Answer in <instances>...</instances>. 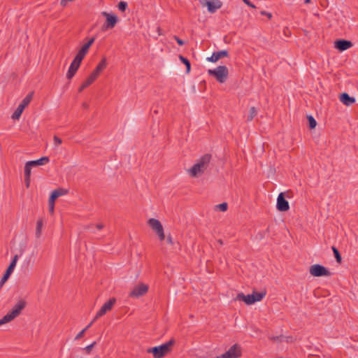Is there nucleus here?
Here are the masks:
<instances>
[{"label":"nucleus","instance_id":"72a5a7b5","mask_svg":"<svg viewBox=\"0 0 358 358\" xmlns=\"http://www.w3.org/2000/svg\"><path fill=\"white\" fill-rule=\"evenodd\" d=\"M101 73H99L97 70L94 69L92 73L90 74V76H89V78H90V80H92L93 82L97 78V77L99 76Z\"/></svg>","mask_w":358,"mask_h":358},{"label":"nucleus","instance_id":"5fc2aeb1","mask_svg":"<svg viewBox=\"0 0 358 358\" xmlns=\"http://www.w3.org/2000/svg\"><path fill=\"white\" fill-rule=\"evenodd\" d=\"M310 2V0H305L304 3H309Z\"/></svg>","mask_w":358,"mask_h":358},{"label":"nucleus","instance_id":"f3484780","mask_svg":"<svg viewBox=\"0 0 358 358\" xmlns=\"http://www.w3.org/2000/svg\"><path fill=\"white\" fill-rule=\"evenodd\" d=\"M340 101L345 106H351L355 102V99L350 96L348 93H342L340 96Z\"/></svg>","mask_w":358,"mask_h":358},{"label":"nucleus","instance_id":"412c9836","mask_svg":"<svg viewBox=\"0 0 358 358\" xmlns=\"http://www.w3.org/2000/svg\"><path fill=\"white\" fill-rule=\"evenodd\" d=\"M43 226V220H38L37 223H36V237L37 238H38L41 235Z\"/></svg>","mask_w":358,"mask_h":358},{"label":"nucleus","instance_id":"864d4df0","mask_svg":"<svg viewBox=\"0 0 358 358\" xmlns=\"http://www.w3.org/2000/svg\"><path fill=\"white\" fill-rule=\"evenodd\" d=\"M83 107L85 108H88V105L87 103H83Z\"/></svg>","mask_w":358,"mask_h":358},{"label":"nucleus","instance_id":"0eeeda50","mask_svg":"<svg viewBox=\"0 0 358 358\" xmlns=\"http://www.w3.org/2000/svg\"><path fill=\"white\" fill-rule=\"evenodd\" d=\"M101 15L106 17V22L102 27V30L106 31L110 29H113L117 22H118V17L113 14L106 11L102 12Z\"/></svg>","mask_w":358,"mask_h":358},{"label":"nucleus","instance_id":"c756f323","mask_svg":"<svg viewBox=\"0 0 358 358\" xmlns=\"http://www.w3.org/2000/svg\"><path fill=\"white\" fill-rule=\"evenodd\" d=\"M55 193H56V195L59 197L60 196L65 195L68 193V190L63 188H58L57 189L54 190Z\"/></svg>","mask_w":358,"mask_h":358},{"label":"nucleus","instance_id":"3c124183","mask_svg":"<svg viewBox=\"0 0 358 358\" xmlns=\"http://www.w3.org/2000/svg\"><path fill=\"white\" fill-rule=\"evenodd\" d=\"M94 321H95V320H94H94H92V322H90V324H89L86 327H85V328H87V329L88 328H90V327L92 326V324H93V322H94Z\"/></svg>","mask_w":358,"mask_h":358},{"label":"nucleus","instance_id":"49530a36","mask_svg":"<svg viewBox=\"0 0 358 358\" xmlns=\"http://www.w3.org/2000/svg\"><path fill=\"white\" fill-rule=\"evenodd\" d=\"M95 41V37H92L91 39H90V41L87 43V44H90V46H91L93 43Z\"/></svg>","mask_w":358,"mask_h":358},{"label":"nucleus","instance_id":"c9c22d12","mask_svg":"<svg viewBox=\"0 0 358 358\" xmlns=\"http://www.w3.org/2000/svg\"><path fill=\"white\" fill-rule=\"evenodd\" d=\"M87 330V328H85L83 329L81 331H80L77 335L75 337V340H79L82 337H83L84 334H85V332Z\"/></svg>","mask_w":358,"mask_h":358},{"label":"nucleus","instance_id":"473e14b6","mask_svg":"<svg viewBox=\"0 0 358 358\" xmlns=\"http://www.w3.org/2000/svg\"><path fill=\"white\" fill-rule=\"evenodd\" d=\"M101 73H99L97 70L94 69L92 73L90 74V76H89V78H90V80H92L93 82L97 78V77L99 76Z\"/></svg>","mask_w":358,"mask_h":358},{"label":"nucleus","instance_id":"37998d69","mask_svg":"<svg viewBox=\"0 0 358 358\" xmlns=\"http://www.w3.org/2000/svg\"><path fill=\"white\" fill-rule=\"evenodd\" d=\"M90 44H87L85 43L82 48L81 49L83 50L84 51H85L86 52H88V50L90 48Z\"/></svg>","mask_w":358,"mask_h":358},{"label":"nucleus","instance_id":"bb28decb","mask_svg":"<svg viewBox=\"0 0 358 358\" xmlns=\"http://www.w3.org/2000/svg\"><path fill=\"white\" fill-rule=\"evenodd\" d=\"M179 59L186 66V71L187 73H189L190 71V68H191V64H190L189 61L187 58L184 57L182 55L179 56Z\"/></svg>","mask_w":358,"mask_h":358},{"label":"nucleus","instance_id":"6e6d98bb","mask_svg":"<svg viewBox=\"0 0 358 358\" xmlns=\"http://www.w3.org/2000/svg\"><path fill=\"white\" fill-rule=\"evenodd\" d=\"M277 358H283V357H277Z\"/></svg>","mask_w":358,"mask_h":358},{"label":"nucleus","instance_id":"423d86ee","mask_svg":"<svg viewBox=\"0 0 358 358\" xmlns=\"http://www.w3.org/2000/svg\"><path fill=\"white\" fill-rule=\"evenodd\" d=\"M310 273L315 277L330 276L332 273L320 264H313L310 267Z\"/></svg>","mask_w":358,"mask_h":358},{"label":"nucleus","instance_id":"a211bd4d","mask_svg":"<svg viewBox=\"0 0 358 358\" xmlns=\"http://www.w3.org/2000/svg\"><path fill=\"white\" fill-rule=\"evenodd\" d=\"M254 296L252 294L245 295L243 293L238 294L236 299L244 301L246 304L250 305L254 303Z\"/></svg>","mask_w":358,"mask_h":358},{"label":"nucleus","instance_id":"1a4fd4ad","mask_svg":"<svg viewBox=\"0 0 358 358\" xmlns=\"http://www.w3.org/2000/svg\"><path fill=\"white\" fill-rule=\"evenodd\" d=\"M148 291V286L144 283L136 285L129 293V296L138 298L145 295Z\"/></svg>","mask_w":358,"mask_h":358},{"label":"nucleus","instance_id":"cd10ccee","mask_svg":"<svg viewBox=\"0 0 358 358\" xmlns=\"http://www.w3.org/2000/svg\"><path fill=\"white\" fill-rule=\"evenodd\" d=\"M33 167L31 165H29V162L25 164L24 166V178H30L31 169Z\"/></svg>","mask_w":358,"mask_h":358},{"label":"nucleus","instance_id":"f8f14e48","mask_svg":"<svg viewBox=\"0 0 358 358\" xmlns=\"http://www.w3.org/2000/svg\"><path fill=\"white\" fill-rule=\"evenodd\" d=\"M276 208L279 211L285 212L289 209L288 201L285 199L283 192L279 194L277 198Z\"/></svg>","mask_w":358,"mask_h":358},{"label":"nucleus","instance_id":"ea45409f","mask_svg":"<svg viewBox=\"0 0 358 358\" xmlns=\"http://www.w3.org/2000/svg\"><path fill=\"white\" fill-rule=\"evenodd\" d=\"M173 38L176 41V42L178 43V44L179 45H184V43H185L184 41L182 40H181L180 38H179L178 36H174Z\"/></svg>","mask_w":358,"mask_h":358},{"label":"nucleus","instance_id":"7c9ffc66","mask_svg":"<svg viewBox=\"0 0 358 358\" xmlns=\"http://www.w3.org/2000/svg\"><path fill=\"white\" fill-rule=\"evenodd\" d=\"M117 7L120 11L124 12L127 8V3L122 1L119 2Z\"/></svg>","mask_w":358,"mask_h":358},{"label":"nucleus","instance_id":"de8ad7c7","mask_svg":"<svg viewBox=\"0 0 358 358\" xmlns=\"http://www.w3.org/2000/svg\"><path fill=\"white\" fill-rule=\"evenodd\" d=\"M166 241L169 244H172L173 243V241H172V238L171 236H168L167 238H166Z\"/></svg>","mask_w":358,"mask_h":358},{"label":"nucleus","instance_id":"c85d7f7f","mask_svg":"<svg viewBox=\"0 0 358 358\" xmlns=\"http://www.w3.org/2000/svg\"><path fill=\"white\" fill-rule=\"evenodd\" d=\"M308 120L310 129H315L317 125V122L315 120V118L312 115H309V116H308Z\"/></svg>","mask_w":358,"mask_h":358},{"label":"nucleus","instance_id":"f03ea898","mask_svg":"<svg viewBox=\"0 0 358 358\" xmlns=\"http://www.w3.org/2000/svg\"><path fill=\"white\" fill-rule=\"evenodd\" d=\"M174 344L175 340L172 338L161 345L148 348L147 352L152 353L154 358H163L171 351Z\"/></svg>","mask_w":358,"mask_h":358},{"label":"nucleus","instance_id":"4c0bfd02","mask_svg":"<svg viewBox=\"0 0 358 358\" xmlns=\"http://www.w3.org/2000/svg\"><path fill=\"white\" fill-rule=\"evenodd\" d=\"M58 198V196L56 195V193H55L54 191H52L49 200L51 201V202H55V201Z\"/></svg>","mask_w":358,"mask_h":358},{"label":"nucleus","instance_id":"aec40b11","mask_svg":"<svg viewBox=\"0 0 358 358\" xmlns=\"http://www.w3.org/2000/svg\"><path fill=\"white\" fill-rule=\"evenodd\" d=\"M106 66H107L106 59V57H103L95 69L97 70L99 73H101L106 69Z\"/></svg>","mask_w":358,"mask_h":358},{"label":"nucleus","instance_id":"7ed1b4c3","mask_svg":"<svg viewBox=\"0 0 358 358\" xmlns=\"http://www.w3.org/2000/svg\"><path fill=\"white\" fill-rule=\"evenodd\" d=\"M26 306V301L24 300H20L5 316L0 320V325L10 322L17 317Z\"/></svg>","mask_w":358,"mask_h":358},{"label":"nucleus","instance_id":"9b49d317","mask_svg":"<svg viewBox=\"0 0 358 358\" xmlns=\"http://www.w3.org/2000/svg\"><path fill=\"white\" fill-rule=\"evenodd\" d=\"M115 301L116 299L115 298H111L109 299V301L105 303L101 306L100 310L96 313V316L94 317V320L104 315L108 311L112 309V307L115 304Z\"/></svg>","mask_w":358,"mask_h":358},{"label":"nucleus","instance_id":"4468645a","mask_svg":"<svg viewBox=\"0 0 358 358\" xmlns=\"http://www.w3.org/2000/svg\"><path fill=\"white\" fill-rule=\"evenodd\" d=\"M80 64L81 62H78L76 59L73 60L66 73L67 79L71 80L74 76L78 69H79Z\"/></svg>","mask_w":358,"mask_h":358},{"label":"nucleus","instance_id":"dca6fc26","mask_svg":"<svg viewBox=\"0 0 358 358\" xmlns=\"http://www.w3.org/2000/svg\"><path fill=\"white\" fill-rule=\"evenodd\" d=\"M352 46V43L350 41L338 40L335 42V48L340 51H344Z\"/></svg>","mask_w":358,"mask_h":358},{"label":"nucleus","instance_id":"39448f33","mask_svg":"<svg viewBox=\"0 0 358 358\" xmlns=\"http://www.w3.org/2000/svg\"><path fill=\"white\" fill-rule=\"evenodd\" d=\"M33 97V92L28 94L22 101L21 103L17 106L15 112L12 115V119L18 120L24 108L29 104Z\"/></svg>","mask_w":358,"mask_h":358},{"label":"nucleus","instance_id":"20e7f679","mask_svg":"<svg viewBox=\"0 0 358 358\" xmlns=\"http://www.w3.org/2000/svg\"><path fill=\"white\" fill-rule=\"evenodd\" d=\"M208 74L213 76L220 83H224L228 78L229 70L226 66H219L214 69H208Z\"/></svg>","mask_w":358,"mask_h":358},{"label":"nucleus","instance_id":"f257e3e1","mask_svg":"<svg viewBox=\"0 0 358 358\" xmlns=\"http://www.w3.org/2000/svg\"><path fill=\"white\" fill-rule=\"evenodd\" d=\"M211 159V155L206 154L203 155L199 161L189 170L192 177H197L202 174L208 168Z\"/></svg>","mask_w":358,"mask_h":358},{"label":"nucleus","instance_id":"2eb2a0df","mask_svg":"<svg viewBox=\"0 0 358 358\" xmlns=\"http://www.w3.org/2000/svg\"><path fill=\"white\" fill-rule=\"evenodd\" d=\"M206 5L207 6L208 10L210 13H214L217 9L221 8L222 3L219 0L206 1Z\"/></svg>","mask_w":358,"mask_h":358},{"label":"nucleus","instance_id":"8fccbe9b","mask_svg":"<svg viewBox=\"0 0 358 358\" xmlns=\"http://www.w3.org/2000/svg\"><path fill=\"white\" fill-rule=\"evenodd\" d=\"M272 340L273 341H282V336L279 337V336H276V337H273L271 338Z\"/></svg>","mask_w":358,"mask_h":358},{"label":"nucleus","instance_id":"a18cd8bd","mask_svg":"<svg viewBox=\"0 0 358 358\" xmlns=\"http://www.w3.org/2000/svg\"><path fill=\"white\" fill-rule=\"evenodd\" d=\"M25 185L27 187H29L30 184V178H24Z\"/></svg>","mask_w":358,"mask_h":358},{"label":"nucleus","instance_id":"a878e982","mask_svg":"<svg viewBox=\"0 0 358 358\" xmlns=\"http://www.w3.org/2000/svg\"><path fill=\"white\" fill-rule=\"evenodd\" d=\"M87 52L84 51L83 50L80 49L78 52L76 54L74 59L77 60L78 62H81L85 56L86 55Z\"/></svg>","mask_w":358,"mask_h":358},{"label":"nucleus","instance_id":"4be33fe9","mask_svg":"<svg viewBox=\"0 0 358 358\" xmlns=\"http://www.w3.org/2000/svg\"><path fill=\"white\" fill-rule=\"evenodd\" d=\"M257 115V110L255 107L252 106L249 110V114L247 117V121L250 122Z\"/></svg>","mask_w":358,"mask_h":358},{"label":"nucleus","instance_id":"6ab92c4d","mask_svg":"<svg viewBox=\"0 0 358 358\" xmlns=\"http://www.w3.org/2000/svg\"><path fill=\"white\" fill-rule=\"evenodd\" d=\"M49 161L48 157H43L37 160L29 161V165H31L32 166H41L46 164Z\"/></svg>","mask_w":358,"mask_h":358},{"label":"nucleus","instance_id":"9d476101","mask_svg":"<svg viewBox=\"0 0 358 358\" xmlns=\"http://www.w3.org/2000/svg\"><path fill=\"white\" fill-rule=\"evenodd\" d=\"M18 259V255H15L13 258L10 265L8 266V268L6 271V273L2 276L1 281H0V287H1L4 283L8 280V278L10 277V274L13 273L15 266L16 263Z\"/></svg>","mask_w":358,"mask_h":358},{"label":"nucleus","instance_id":"a19ab883","mask_svg":"<svg viewBox=\"0 0 358 358\" xmlns=\"http://www.w3.org/2000/svg\"><path fill=\"white\" fill-rule=\"evenodd\" d=\"M261 15H265V16H267L268 19H271L272 17V14L271 13H268L266 11H261Z\"/></svg>","mask_w":358,"mask_h":358},{"label":"nucleus","instance_id":"09e8293b","mask_svg":"<svg viewBox=\"0 0 358 358\" xmlns=\"http://www.w3.org/2000/svg\"><path fill=\"white\" fill-rule=\"evenodd\" d=\"M103 227L104 226L103 224H96V228L99 230H101L103 228Z\"/></svg>","mask_w":358,"mask_h":358},{"label":"nucleus","instance_id":"5701e85b","mask_svg":"<svg viewBox=\"0 0 358 358\" xmlns=\"http://www.w3.org/2000/svg\"><path fill=\"white\" fill-rule=\"evenodd\" d=\"M252 295L254 296V303L260 301L266 295V292H254L252 293Z\"/></svg>","mask_w":358,"mask_h":358},{"label":"nucleus","instance_id":"b1692460","mask_svg":"<svg viewBox=\"0 0 358 358\" xmlns=\"http://www.w3.org/2000/svg\"><path fill=\"white\" fill-rule=\"evenodd\" d=\"M93 81L90 80V78L88 77L80 85V87L78 89V92H81L84 89L87 87L89 85H90Z\"/></svg>","mask_w":358,"mask_h":358},{"label":"nucleus","instance_id":"ddd939ff","mask_svg":"<svg viewBox=\"0 0 358 358\" xmlns=\"http://www.w3.org/2000/svg\"><path fill=\"white\" fill-rule=\"evenodd\" d=\"M229 56V52L227 50H221L217 52H213L212 55L210 57L207 58V60L211 62H216L220 59L223 57H227Z\"/></svg>","mask_w":358,"mask_h":358},{"label":"nucleus","instance_id":"2f4dec72","mask_svg":"<svg viewBox=\"0 0 358 358\" xmlns=\"http://www.w3.org/2000/svg\"><path fill=\"white\" fill-rule=\"evenodd\" d=\"M228 205L227 203L224 202L216 206V208L220 210V211L224 212L227 210Z\"/></svg>","mask_w":358,"mask_h":358},{"label":"nucleus","instance_id":"603ef678","mask_svg":"<svg viewBox=\"0 0 358 358\" xmlns=\"http://www.w3.org/2000/svg\"><path fill=\"white\" fill-rule=\"evenodd\" d=\"M217 242H218L220 245H222V244H223V242H222V241L221 239H219V240L217 241Z\"/></svg>","mask_w":358,"mask_h":358},{"label":"nucleus","instance_id":"c03bdc74","mask_svg":"<svg viewBox=\"0 0 358 358\" xmlns=\"http://www.w3.org/2000/svg\"><path fill=\"white\" fill-rule=\"evenodd\" d=\"M90 44H87L85 43L82 48L81 49L83 50L84 51H85L86 52H88V50L90 48Z\"/></svg>","mask_w":358,"mask_h":358},{"label":"nucleus","instance_id":"58836bf2","mask_svg":"<svg viewBox=\"0 0 358 358\" xmlns=\"http://www.w3.org/2000/svg\"><path fill=\"white\" fill-rule=\"evenodd\" d=\"M54 207H55V202H51V201L49 200V211L51 213H53V212H54Z\"/></svg>","mask_w":358,"mask_h":358},{"label":"nucleus","instance_id":"f704fd0d","mask_svg":"<svg viewBox=\"0 0 358 358\" xmlns=\"http://www.w3.org/2000/svg\"><path fill=\"white\" fill-rule=\"evenodd\" d=\"M96 345V342L94 341V342H93L92 344H90V345H89L86 346V347L84 348V350H85V351H86V352H87V354H89V353L91 352V350H92V348L94 347V345Z\"/></svg>","mask_w":358,"mask_h":358},{"label":"nucleus","instance_id":"6e6552de","mask_svg":"<svg viewBox=\"0 0 358 358\" xmlns=\"http://www.w3.org/2000/svg\"><path fill=\"white\" fill-rule=\"evenodd\" d=\"M149 226L152 228L153 231L159 236L160 241H163L165 238V235L164 233V229L161 222L155 218H150L148 222Z\"/></svg>","mask_w":358,"mask_h":358},{"label":"nucleus","instance_id":"79ce46f5","mask_svg":"<svg viewBox=\"0 0 358 358\" xmlns=\"http://www.w3.org/2000/svg\"><path fill=\"white\" fill-rule=\"evenodd\" d=\"M243 1L251 8H255V6L250 1V0H243Z\"/></svg>","mask_w":358,"mask_h":358},{"label":"nucleus","instance_id":"393cba45","mask_svg":"<svg viewBox=\"0 0 358 358\" xmlns=\"http://www.w3.org/2000/svg\"><path fill=\"white\" fill-rule=\"evenodd\" d=\"M331 249L334 252V255L336 262L339 264L341 263L342 258H341V255L339 251L338 250V249L335 246H332Z\"/></svg>","mask_w":358,"mask_h":358},{"label":"nucleus","instance_id":"e433bc0d","mask_svg":"<svg viewBox=\"0 0 358 358\" xmlns=\"http://www.w3.org/2000/svg\"><path fill=\"white\" fill-rule=\"evenodd\" d=\"M53 140H54V143H55V146H58L59 145L62 143V139L57 136H54Z\"/></svg>","mask_w":358,"mask_h":358}]
</instances>
